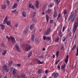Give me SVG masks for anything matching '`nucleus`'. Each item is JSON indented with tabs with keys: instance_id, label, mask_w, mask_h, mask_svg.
Returning <instances> with one entry per match:
<instances>
[{
	"instance_id": "nucleus-11",
	"label": "nucleus",
	"mask_w": 78,
	"mask_h": 78,
	"mask_svg": "<svg viewBox=\"0 0 78 78\" xmlns=\"http://www.w3.org/2000/svg\"><path fill=\"white\" fill-rule=\"evenodd\" d=\"M35 44H38L40 42V41H39V39H38L37 38L35 39Z\"/></svg>"
},
{
	"instance_id": "nucleus-61",
	"label": "nucleus",
	"mask_w": 78,
	"mask_h": 78,
	"mask_svg": "<svg viewBox=\"0 0 78 78\" xmlns=\"http://www.w3.org/2000/svg\"><path fill=\"white\" fill-rule=\"evenodd\" d=\"M4 45H4V43H3L2 44V47H4Z\"/></svg>"
},
{
	"instance_id": "nucleus-37",
	"label": "nucleus",
	"mask_w": 78,
	"mask_h": 78,
	"mask_svg": "<svg viewBox=\"0 0 78 78\" xmlns=\"http://www.w3.org/2000/svg\"><path fill=\"white\" fill-rule=\"evenodd\" d=\"M46 20L47 22H48V19H49V17H48V15H46Z\"/></svg>"
},
{
	"instance_id": "nucleus-34",
	"label": "nucleus",
	"mask_w": 78,
	"mask_h": 78,
	"mask_svg": "<svg viewBox=\"0 0 78 78\" xmlns=\"http://www.w3.org/2000/svg\"><path fill=\"white\" fill-rule=\"evenodd\" d=\"M25 75L24 74H22L20 76V78H25Z\"/></svg>"
},
{
	"instance_id": "nucleus-47",
	"label": "nucleus",
	"mask_w": 78,
	"mask_h": 78,
	"mask_svg": "<svg viewBox=\"0 0 78 78\" xmlns=\"http://www.w3.org/2000/svg\"><path fill=\"white\" fill-rule=\"evenodd\" d=\"M43 39L44 40H46V39H47V37H46V36H43Z\"/></svg>"
},
{
	"instance_id": "nucleus-50",
	"label": "nucleus",
	"mask_w": 78,
	"mask_h": 78,
	"mask_svg": "<svg viewBox=\"0 0 78 78\" xmlns=\"http://www.w3.org/2000/svg\"><path fill=\"white\" fill-rule=\"evenodd\" d=\"M48 69H47L45 71V73L46 74H47V73H48Z\"/></svg>"
},
{
	"instance_id": "nucleus-49",
	"label": "nucleus",
	"mask_w": 78,
	"mask_h": 78,
	"mask_svg": "<svg viewBox=\"0 0 78 78\" xmlns=\"http://www.w3.org/2000/svg\"><path fill=\"white\" fill-rule=\"evenodd\" d=\"M36 16V12H34L33 14V17H34Z\"/></svg>"
},
{
	"instance_id": "nucleus-31",
	"label": "nucleus",
	"mask_w": 78,
	"mask_h": 78,
	"mask_svg": "<svg viewBox=\"0 0 78 78\" xmlns=\"http://www.w3.org/2000/svg\"><path fill=\"white\" fill-rule=\"evenodd\" d=\"M59 37H58L57 39H55V42H59Z\"/></svg>"
},
{
	"instance_id": "nucleus-30",
	"label": "nucleus",
	"mask_w": 78,
	"mask_h": 78,
	"mask_svg": "<svg viewBox=\"0 0 78 78\" xmlns=\"http://www.w3.org/2000/svg\"><path fill=\"white\" fill-rule=\"evenodd\" d=\"M39 58L40 59H42V58H44V55H40V56H39Z\"/></svg>"
},
{
	"instance_id": "nucleus-5",
	"label": "nucleus",
	"mask_w": 78,
	"mask_h": 78,
	"mask_svg": "<svg viewBox=\"0 0 78 78\" xmlns=\"http://www.w3.org/2000/svg\"><path fill=\"white\" fill-rule=\"evenodd\" d=\"M3 69L4 71H6L7 72H9V69H7V66H4Z\"/></svg>"
},
{
	"instance_id": "nucleus-43",
	"label": "nucleus",
	"mask_w": 78,
	"mask_h": 78,
	"mask_svg": "<svg viewBox=\"0 0 78 78\" xmlns=\"http://www.w3.org/2000/svg\"><path fill=\"white\" fill-rule=\"evenodd\" d=\"M49 22L50 23H51V24H52V23H53V20H50Z\"/></svg>"
},
{
	"instance_id": "nucleus-62",
	"label": "nucleus",
	"mask_w": 78,
	"mask_h": 78,
	"mask_svg": "<svg viewBox=\"0 0 78 78\" xmlns=\"http://www.w3.org/2000/svg\"><path fill=\"white\" fill-rule=\"evenodd\" d=\"M52 57L53 58H55V55H53Z\"/></svg>"
},
{
	"instance_id": "nucleus-44",
	"label": "nucleus",
	"mask_w": 78,
	"mask_h": 78,
	"mask_svg": "<svg viewBox=\"0 0 78 78\" xmlns=\"http://www.w3.org/2000/svg\"><path fill=\"white\" fill-rule=\"evenodd\" d=\"M6 38H7V39H8V41H10V38L9 37H8V36H6Z\"/></svg>"
},
{
	"instance_id": "nucleus-64",
	"label": "nucleus",
	"mask_w": 78,
	"mask_h": 78,
	"mask_svg": "<svg viewBox=\"0 0 78 78\" xmlns=\"http://www.w3.org/2000/svg\"><path fill=\"white\" fill-rule=\"evenodd\" d=\"M17 78H20V76H17Z\"/></svg>"
},
{
	"instance_id": "nucleus-4",
	"label": "nucleus",
	"mask_w": 78,
	"mask_h": 78,
	"mask_svg": "<svg viewBox=\"0 0 78 78\" xmlns=\"http://www.w3.org/2000/svg\"><path fill=\"white\" fill-rule=\"evenodd\" d=\"M50 31H51V30L50 29V28H48L45 32V34L46 35H48L49 34V33H50Z\"/></svg>"
},
{
	"instance_id": "nucleus-27",
	"label": "nucleus",
	"mask_w": 78,
	"mask_h": 78,
	"mask_svg": "<svg viewBox=\"0 0 78 78\" xmlns=\"http://www.w3.org/2000/svg\"><path fill=\"white\" fill-rule=\"evenodd\" d=\"M56 53V57H58V56H59V51H57Z\"/></svg>"
},
{
	"instance_id": "nucleus-13",
	"label": "nucleus",
	"mask_w": 78,
	"mask_h": 78,
	"mask_svg": "<svg viewBox=\"0 0 78 78\" xmlns=\"http://www.w3.org/2000/svg\"><path fill=\"white\" fill-rule=\"evenodd\" d=\"M35 35L34 34H33L31 36V41L32 42H33L34 41V37Z\"/></svg>"
},
{
	"instance_id": "nucleus-21",
	"label": "nucleus",
	"mask_w": 78,
	"mask_h": 78,
	"mask_svg": "<svg viewBox=\"0 0 78 78\" xmlns=\"http://www.w3.org/2000/svg\"><path fill=\"white\" fill-rule=\"evenodd\" d=\"M76 44L74 45L73 47L71 49V50H73V51L75 50V48H76Z\"/></svg>"
},
{
	"instance_id": "nucleus-6",
	"label": "nucleus",
	"mask_w": 78,
	"mask_h": 78,
	"mask_svg": "<svg viewBox=\"0 0 78 78\" xmlns=\"http://www.w3.org/2000/svg\"><path fill=\"white\" fill-rule=\"evenodd\" d=\"M15 47L16 49V50L17 51L20 52V48H19V46L17 44H16L15 45Z\"/></svg>"
},
{
	"instance_id": "nucleus-9",
	"label": "nucleus",
	"mask_w": 78,
	"mask_h": 78,
	"mask_svg": "<svg viewBox=\"0 0 78 78\" xmlns=\"http://www.w3.org/2000/svg\"><path fill=\"white\" fill-rule=\"evenodd\" d=\"M7 20H8V17L6 16L3 22V24H6V23L7 22Z\"/></svg>"
},
{
	"instance_id": "nucleus-63",
	"label": "nucleus",
	"mask_w": 78,
	"mask_h": 78,
	"mask_svg": "<svg viewBox=\"0 0 78 78\" xmlns=\"http://www.w3.org/2000/svg\"><path fill=\"white\" fill-rule=\"evenodd\" d=\"M42 50L43 51H45V48H43L42 49Z\"/></svg>"
},
{
	"instance_id": "nucleus-22",
	"label": "nucleus",
	"mask_w": 78,
	"mask_h": 78,
	"mask_svg": "<svg viewBox=\"0 0 78 78\" xmlns=\"http://www.w3.org/2000/svg\"><path fill=\"white\" fill-rule=\"evenodd\" d=\"M59 36H60V37H62V36H63V35H62V33L61 32V31H60L59 32Z\"/></svg>"
},
{
	"instance_id": "nucleus-58",
	"label": "nucleus",
	"mask_w": 78,
	"mask_h": 78,
	"mask_svg": "<svg viewBox=\"0 0 78 78\" xmlns=\"http://www.w3.org/2000/svg\"><path fill=\"white\" fill-rule=\"evenodd\" d=\"M18 24H16L15 25V27H18Z\"/></svg>"
},
{
	"instance_id": "nucleus-56",
	"label": "nucleus",
	"mask_w": 78,
	"mask_h": 78,
	"mask_svg": "<svg viewBox=\"0 0 78 78\" xmlns=\"http://www.w3.org/2000/svg\"><path fill=\"white\" fill-rule=\"evenodd\" d=\"M32 5L31 4H30L29 5V8H31Z\"/></svg>"
},
{
	"instance_id": "nucleus-8",
	"label": "nucleus",
	"mask_w": 78,
	"mask_h": 78,
	"mask_svg": "<svg viewBox=\"0 0 78 78\" xmlns=\"http://www.w3.org/2000/svg\"><path fill=\"white\" fill-rule=\"evenodd\" d=\"M12 74L14 76H17V73L16 72V70H15V69H14L13 70Z\"/></svg>"
},
{
	"instance_id": "nucleus-60",
	"label": "nucleus",
	"mask_w": 78,
	"mask_h": 78,
	"mask_svg": "<svg viewBox=\"0 0 78 78\" xmlns=\"http://www.w3.org/2000/svg\"><path fill=\"white\" fill-rule=\"evenodd\" d=\"M57 67L58 68V69H59V70H60V66H57Z\"/></svg>"
},
{
	"instance_id": "nucleus-51",
	"label": "nucleus",
	"mask_w": 78,
	"mask_h": 78,
	"mask_svg": "<svg viewBox=\"0 0 78 78\" xmlns=\"http://www.w3.org/2000/svg\"><path fill=\"white\" fill-rule=\"evenodd\" d=\"M59 62V60H58V61H57V62H56L55 63V64H56V65H57V64H58V62Z\"/></svg>"
},
{
	"instance_id": "nucleus-20",
	"label": "nucleus",
	"mask_w": 78,
	"mask_h": 78,
	"mask_svg": "<svg viewBox=\"0 0 78 78\" xmlns=\"http://www.w3.org/2000/svg\"><path fill=\"white\" fill-rule=\"evenodd\" d=\"M22 15L24 17H26L27 16V13L25 12H22Z\"/></svg>"
},
{
	"instance_id": "nucleus-48",
	"label": "nucleus",
	"mask_w": 78,
	"mask_h": 78,
	"mask_svg": "<svg viewBox=\"0 0 78 78\" xmlns=\"http://www.w3.org/2000/svg\"><path fill=\"white\" fill-rule=\"evenodd\" d=\"M74 19H75V18H72V19H71V21L72 22V23L73 22V20H74Z\"/></svg>"
},
{
	"instance_id": "nucleus-36",
	"label": "nucleus",
	"mask_w": 78,
	"mask_h": 78,
	"mask_svg": "<svg viewBox=\"0 0 78 78\" xmlns=\"http://www.w3.org/2000/svg\"><path fill=\"white\" fill-rule=\"evenodd\" d=\"M27 31H28L27 29H25L23 33H24V34H26V33H27Z\"/></svg>"
},
{
	"instance_id": "nucleus-19",
	"label": "nucleus",
	"mask_w": 78,
	"mask_h": 78,
	"mask_svg": "<svg viewBox=\"0 0 78 78\" xmlns=\"http://www.w3.org/2000/svg\"><path fill=\"white\" fill-rule=\"evenodd\" d=\"M11 38L12 42H13V43H14L15 42V39H14V38L13 37H11Z\"/></svg>"
},
{
	"instance_id": "nucleus-33",
	"label": "nucleus",
	"mask_w": 78,
	"mask_h": 78,
	"mask_svg": "<svg viewBox=\"0 0 78 78\" xmlns=\"http://www.w3.org/2000/svg\"><path fill=\"white\" fill-rule=\"evenodd\" d=\"M66 40V37H63L62 39V42H64Z\"/></svg>"
},
{
	"instance_id": "nucleus-54",
	"label": "nucleus",
	"mask_w": 78,
	"mask_h": 78,
	"mask_svg": "<svg viewBox=\"0 0 78 78\" xmlns=\"http://www.w3.org/2000/svg\"><path fill=\"white\" fill-rule=\"evenodd\" d=\"M17 65H16V64L15 63H13L12 64V66H15V67H16Z\"/></svg>"
},
{
	"instance_id": "nucleus-17",
	"label": "nucleus",
	"mask_w": 78,
	"mask_h": 78,
	"mask_svg": "<svg viewBox=\"0 0 78 78\" xmlns=\"http://www.w3.org/2000/svg\"><path fill=\"white\" fill-rule=\"evenodd\" d=\"M36 8H39V1H37L36 2Z\"/></svg>"
},
{
	"instance_id": "nucleus-39",
	"label": "nucleus",
	"mask_w": 78,
	"mask_h": 78,
	"mask_svg": "<svg viewBox=\"0 0 78 78\" xmlns=\"http://www.w3.org/2000/svg\"><path fill=\"white\" fill-rule=\"evenodd\" d=\"M63 13H64V14H65V15H66V14L67 13V12L66 10H65L64 11Z\"/></svg>"
},
{
	"instance_id": "nucleus-46",
	"label": "nucleus",
	"mask_w": 78,
	"mask_h": 78,
	"mask_svg": "<svg viewBox=\"0 0 78 78\" xmlns=\"http://www.w3.org/2000/svg\"><path fill=\"white\" fill-rule=\"evenodd\" d=\"M8 65L9 66H10V67L12 65V63L11 62H10L9 63Z\"/></svg>"
},
{
	"instance_id": "nucleus-14",
	"label": "nucleus",
	"mask_w": 78,
	"mask_h": 78,
	"mask_svg": "<svg viewBox=\"0 0 78 78\" xmlns=\"http://www.w3.org/2000/svg\"><path fill=\"white\" fill-rule=\"evenodd\" d=\"M69 60V55H67L66 57V58L65 60V62L66 64L67 63V62H68V60Z\"/></svg>"
},
{
	"instance_id": "nucleus-57",
	"label": "nucleus",
	"mask_w": 78,
	"mask_h": 78,
	"mask_svg": "<svg viewBox=\"0 0 78 78\" xmlns=\"http://www.w3.org/2000/svg\"><path fill=\"white\" fill-rule=\"evenodd\" d=\"M61 17V14H59L58 15V18H59Z\"/></svg>"
},
{
	"instance_id": "nucleus-25",
	"label": "nucleus",
	"mask_w": 78,
	"mask_h": 78,
	"mask_svg": "<svg viewBox=\"0 0 78 78\" xmlns=\"http://www.w3.org/2000/svg\"><path fill=\"white\" fill-rule=\"evenodd\" d=\"M32 52H32V51H30V53H29L28 55V58H30V57L31 56V55H32Z\"/></svg>"
},
{
	"instance_id": "nucleus-41",
	"label": "nucleus",
	"mask_w": 78,
	"mask_h": 78,
	"mask_svg": "<svg viewBox=\"0 0 78 78\" xmlns=\"http://www.w3.org/2000/svg\"><path fill=\"white\" fill-rule=\"evenodd\" d=\"M42 72V70H41L40 69H38V73H41Z\"/></svg>"
},
{
	"instance_id": "nucleus-53",
	"label": "nucleus",
	"mask_w": 78,
	"mask_h": 78,
	"mask_svg": "<svg viewBox=\"0 0 78 78\" xmlns=\"http://www.w3.org/2000/svg\"><path fill=\"white\" fill-rule=\"evenodd\" d=\"M7 4H8V5H9V4H10L9 3V1H7Z\"/></svg>"
},
{
	"instance_id": "nucleus-29",
	"label": "nucleus",
	"mask_w": 78,
	"mask_h": 78,
	"mask_svg": "<svg viewBox=\"0 0 78 78\" xmlns=\"http://www.w3.org/2000/svg\"><path fill=\"white\" fill-rule=\"evenodd\" d=\"M6 52H7L6 51V50L4 51L2 53L3 55H6Z\"/></svg>"
},
{
	"instance_id": "nucleus-42",
	"label": "nucleus",
	"mask_w": 78,
	"mask_h": 78,
	"mask_svg": "<svg viewBox=\"0 0 78 78\" xmlns=\"http://www.w3.org/2000/svg\"><path fill=\"white\" fill-rule=\"evenodd\" d=\"M61 0H56V2L57 3V4L58 5Z\"/></svg>"
},
{
	"instance_id": "nucleus-35",
	"label": "nucleus",
	"mask_w": 78,
	"mask_h": 78,
	"mask_svg": "<svg viewBox=\"0 0 78 78\" xmlns=\"http://www.w3.org/2000/svg\"><path fill=\"white\" fill-rule=\"evenodd\" d=\"M78 48H77L76 49V56H78Z\"/></svg>"
},
{
	"instance_id": "nucleus-23",
	"label": "nucleus",
	"mask_w": 78,
	"mask_h": 78,
	"mask_svg": "<svg viewBox=\"0 0 78 78\" xmlns=\"http://www.w3.org/2000/svg\"><path fill=\"white\" fill-rule=\"evenodd\" d=\"M68 32H69L68 34L69 35V36L70 37H72V32L70 31V30H68Z\"/></svg>"
},
{
	"instance_id": "nucleus-16",
	"label": "nucleus",
	"mask_w": 78,
	"mask_h": 78,
	"mask_svg": "<svg viewBox=\"0 0 78 78\" xmlns=\"http://www.w3.org/2000/svg\"><path fill=\"white\" fill-rule=\"evenodd\" d=\"M66 64H64V65L62 66H61V68L63 70H65V67H66Z\"/></svg>"
},
{
	"instance_id": "nucleus-18",
	"label": "nucleus",
	"mask_w": 78,
	"mask_h": 78,
	"mask_svg": "<svg viewBox=\"0 0 78 78\" xmlns=\"http://www.w3.org/2000/svg\"><path fill=\"white\" fill-rule=\"evenodd\" d=\"M51 9H48L46 11V13H48V14H50V13L51 12Z\"/></svg>"
},
{
	"instance_id": "nucleus-24",
	"label": "nucleus",
	"mask_w": 78,
	"mask_h": 78,
	"mask_svg": "<svg viewBox=\"0 0 78 78\" xmlns=\"http://www.w3.org/2000/svg\"><path fill=\"white\" fill-rule=\"evenodd\" d=\"M57 16H58V14L56 12H54V14L53 15V17H55V18H56V17Z\"/></svg>"
},
{
	"instance_id": "nucleus-15",
	"label": "nucleus",
	"mask_w": 78,
	"mask_h": 78,
	"mask_svg": "<svg viewBox=\"0 0 78 78\" xmlns=\"http://www.w3.org/2000/svg\"><path fill=\"white\" fill-rule=\"evenodd\" d=\"M0 27H1V30H4V29H5V25L2 24H0Z\"/></svg>"
},
{
	"instance_id": "nucleus-32",
	"label": "nucleus",
	"mask_w": 78,
	"mask_h": 78,
	"mask_svg": "<svg viewBox=\"0 0 78 78\" xmlns=\"http://www.w3.org/2000/svg\"><path fill=\"white\" fill-rule=\"evenodd\" d=\"M51 40V38L49 37H46V40L47 41H50Z\"/></svg>"
},
{
	"instance_id": "nucleus-55",
	"label": "nucleus",
	"mask_w": 78,
	"mask_h": 78,
	"mask_svg": "<svg viewBox=\"0 0 78 78\" xmlns=\"http://www.w3.org/2000/svg\"><path fill=\"white\" fill-rule=\"evenodd\" d=\"M12 11L13 12H14V13H16V10H12Z\"/></svg>"
},
{
	"instance_id": "nucleus-12",
	"label": "nucleus",
	"mask_w": 78,
	"mask_h": 78,
	"mask_svg": "<svg viewBox=\"0 0 78 78\" xmlns=\"http://www.w3.org/2000/svg\"><path fill=\"white\" fill-rule=\"evenodd\" d=\"M34 25H35V24H32L30 26V29L31 30H33V28H34Z\"/></svg>"
},
{
	"instance_id": "nucleus-10",
	"label": "nucleus",
	"mask_w": 78,
	"mask_h": 78,
	"mask_svg": "<svg viewBox=\"0 0 78 78\" xmlns=\"http://www.w3.org/2000/svg\"><path fill=\"white\" fill-rule=\"evenodd\" d=\"M17 6H18L17 3H15L12 6V9H14V8H16L17 7Z\"/></svg>"
},
{
	"instance_id": "nucleus-2",
	"label": "nucleus",
	"mask_w": 78,
	"mask_h": 78,
	"mask_svg": "<svg viewBox=\"0 0 78 78\" xmlns=\"http://www.w3.org/2000/svg\"><path fill=\"white\" fill-rule=\"evenodd\" d=\"M76 12H71V15L69 17V19L68 20V22H69L72 18H73V19H75V17H76Z\"/></svg>"
},
{
	"instance_id": "nucleus-7",
	"label": "nucleus",
	"mask_w": 78,
	"mask_h": 78,
	"mask_svg": "<svg viewBox=\"0 0 78 78\" xmlns=\"http://www.w3.org/2000/svg\"><path fill=\"white\" fill-rule=\"evenodd\" d=\"M52 75H53L54 78H58V74L57 73H54L52 74Z\"/></svg>"
},
{
	"instance_id": "nucleus-28",
	"label": "nucleus",
	"mask_w": 78,
	"mask_h": 78,
	"mask_svg": "<svg viewBox=\"0 0 78 78\" xmlns=\"http://www.w3.org/2000/svg\"><path fill=\"white\" fill-rule=\"evenodd\" d=\"M6 23L7 25H11V21H8Z\"/></svg>"
},
{
	"instance_id": "nucleus-26",
	"label": "nucleus",
	"mask_w": 78,
	"mask_h": 78,
	"mask_svg": "<svg viewBox=\"0 0 78 78\" xmlns=\"http://www.w3.org/2000/svg\"><path fill=\"white\" fill-rule=\"evenodd\" d=\"M37 63H38V64H43V62H41V61H40V60H37Z\"/></svg>"
},
{
	"instance_id": "nucleus-1",
	"label": "nucleus",
	"mask_w": 78,
	"mask_h": 78,
	"mask_svg": "<svg viewBox=\"0 0 78 78\" xmlns=\"http://www.w3.org/2000/svg\"><path fill=\"white\" fill-rule=\"evenodd\" d=\"M78 19L75 22L74 24L73 28V36H74V34H75V31H76V29H77V28H78Z\"/></svg>"
},
{
	"instance_id": "nucleus-52",
	"label": "nucleus",
	"mask_w": 78,
	"mask_h": 78,
	"mask_svg": "<svg viewBox=\"0 0 78 78\" xmlns=\"http://www.w3.org/2000/svg\"><path fill=\"white\" fill-rule=\"evenodd\" d=\"M16 66H17V67H20V66L21 65H20V64H17Z\"/></svg>"
},
{
	"instance_id": "nucleus-59",
	"label": "nucleus",
	"mask_w": 78,
	"mask_h": 78,
	"mask_svg": "<svg viewBox=\"0 0 78 78\" xmlns=\"http://www.w3.org/2000/svg\"><path fill=\"white\" fill-rule=\"evenodd\" d=\"M31 8H33V9H34V6H31Z\"/></svg>"
},
{
	"instance_id": "nucleus-3",
	"label": "nucleus",
	"mask_w": 78,
	"mask_h": 78,
	"mask_svg": "<svg viewBox=\"0 0 78 78\" xmlns=\"http://www.w3.org/2000/svg\"><path fill=\"white\" fill-rule=\"evenodd\" d=\"M31 48V46L30 45H28L27 46L26 48L25 51H27L30 50Z\"/></svg>"
},
{
	"instance_id": "nucleus-38",
	"label": "nucleus",
	"mask_w": 78,
	"mask_h": 78,
	"mask_svg": "<svg viewBox=\"0 0 78 78\" xmlns=\"http://www.w3.org/2000/svg\"><path fill=\"white\" fill-rule=\"evenodd\" d=\"M66 26H64L63 27V29H62L63 32H64V30H66Z\"/></svg>"
},
{
	"instance_id": "nucleus-45",
	"label": "nucleus",
	"mask_w": 78,
	"mask_h": 78,
	"mask_svg": "<svg viewBox=\"0 0 78 78\" xmlns=\"http://www.w3.org/2000/svg\"><path fill=\"white\" fill-rule=\"evenodd\" d=\"M53 6V5H52L51 4H49L48 5V8H51Z\"/></svg>"
},
{
	"instance_id": "nucleus-40",
	"label": "nucleus",
	"mask_w": 78,
	"mask_h": 78,
	"mask_svg": "<svg viewBox=\"0 0 78 78\" xmlns=\"http://www.w3.org/2000/svg\"><path fill=\"white\" fill-rule=\"evenodd\" d=\"M2 8L3 9H6V6H5V5H3L2 7Z\"/></svg>"
}]
</instances>
